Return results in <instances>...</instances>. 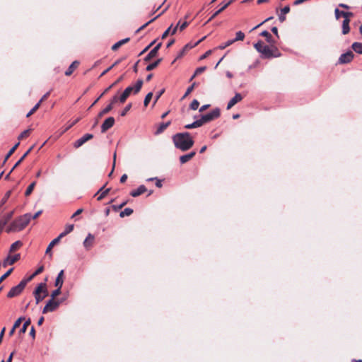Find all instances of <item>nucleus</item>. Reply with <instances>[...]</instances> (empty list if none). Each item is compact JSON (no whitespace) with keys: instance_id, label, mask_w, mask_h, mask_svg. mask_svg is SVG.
I'll use <instances>...</instances> for the list:
<instances>
[{"instance_id":"obj_64","label":"nucleus","mask_w":362,"mask_h":362,"mask_svg":"<svg viewBox=\"0 0 362 362\" xmlns=\"http://www.w3.org/2000/svg\"><path fill=\"white\" fill-rule=\"evenodd\" d=\"M119 100L118 97L117 95L114 96L111 101H110V104H112V107L113 106V105Z\"/></svg>"},{"instance_id":"obj_32","label":"nucleus","mask_w":362,"mask_h":362,"mask_svg":"<svg viewBox=\"0 0 362 362\" xmlns=\"http://www.w3.org/2000/svg\"><path fill=\"white\" fill-rule=\"evenodd\" d=\"M178 26H180V30H182L187 26V23L184 22L182 24H180V23L179 22L177 25L172 30L171 35H174L176 33Z\"/></svg>"},{"instance_id":"obj_29","label":"nucleus","mask_w":362,"mask_h":362,"mask_svg":"<svg viewBox=\"0 0 362 362\" xmlns=\"http://www.w3.org/2000/svg\"><path fill=\"white\" fill-rule=\"evenodd\" d=\"M60 240H61L60 237L58 236L57 238H54L52 241H51L50 243L49 244V245L47 246V249H46V253L50 252V251L52 249V247H54V246L57 243H58Z\"/></svg>"},{"instance_id":"obj_38","label":"nucleus","mask_w":362,"mask_h":362,"mask_svg":"<svg viewBox=\"0 0 362 362\" xmlns=\"http://www.w3.org/2000/svg\"><path fill=\"white\" fill-rule=\"evenodd\" d=\"M235 42V40H228L227 42H226L225 43H223L221 45H220L218 46V49H224L225 48H226L227 47L231 45L232 44H233Z\"/></svg>"},{"instance_id":"obj_47","label":"nucleus","mask_w":362,"mask_h":362,"mask_svg":"<svg viewBox=\"0 0 362 362\" xmlns=\"http://www.w3.org/2000/svg\"><path fill=\"white\" fill-rule=\"evenodd\" d=\"M60 293H61V288H59V287H57V289H55L54 291H53L52 292V293H51V298L54 300V298L57 296H59Z\"/></svg>"},{"instance_id":"obj_53","label":"nucleus","mask_w":362,"mask_h":362,"mask_svg":"<svg viewBox=\"0 0 362 362\" xmlns=\"http://www.w3.org/2000/svg\"><path fill=\"white\" fill-rule=\"evenodd\" d=\"M80 120V118H77L75 120H74L71 123L69 124L65 129H64V132L67 131L68 129H69L70 128H71L74 125H75L78 121Z\"/></svg>"},{"instance_id":"obj_61","label":"nucleus","mask_w":362,"mask_h":362,"mask_svg":"<svg viewBox=\"0 0 362 362\" xmlns=\"http://www.w3.org/2000/svg\"><path fill=\"white\" fill-rule=\"evenodd\" d=\"M272 18V17H269V18H268L265 19L264 21H262V23H260L259 24H258V25H257L255 27H254V28L252 29V30H254L257 29V28H259V26H261L263 23H264L265 22H267V21H268L271 20Z\"/></svg>"},{"instance_id":"obj_57","label":"nucleus","mask_w":362,"mask_h":362,"mask_svg":"<svg viewBox=\"0 0 362 362\" xmlns=\"http://www.w3.org/2000/svg\"><path fill=\"white\" fill-rule=\"evenodd\" d=\"M132 107V104H128L125 107L124 109L123 110V111L121 112V116H124L127 112L131 109Z\"/></svg>"},{"instance_id":"obj_5","label":"nucleus","mask_w":362,"mask_h":362,"mask_svg":"<svg viewBox=\"0 0 362 362\" xmlns=\"http://www.w3.org/2000/svg\"><path fill=\"white\" fill-rule=\"evenodd\" d=\"M36 303L38 304L42 301L47 295L48 291L45 283H40L33 292Z\"/></svg>"},{"instance_id":"obj_42","label":"nucleus","mask_w":362,"mask_h":362,"mask_svg":"<svg viewBox=\"0 0 362 362\" xmlns=\"http://www.w3.org/2000/svg\"><path fill=\"white\" fill-rule=\"evenodd\" d=\"M35 186V182H32V183H31V184L28 187V188H27V189H26V191H25V196H29V195L32 193V192H33V189H34Z\"/></svg>"},{"instance_id":"obj_31","label":"nucleus","mask_w":362,"mask_h":362,"mask_svg":"<svg viewBox=\"0 0 362 362\" xmlns=\"http://www.w3.org/2000/svg\"><path fill=\"white\" fill-rule=\"evenodd\" d=\"M352 48L356 52L362 54V43L354 42L352 45Z\"/></svg>"},{"instance_id":"obj_4","label":"nucleus","mask_w":362,"mask_h":362,"mask_svg":"<svg viewBox=\"0 0 362 362\" xmlns=\"http://www.w3.org/2000/svg\"><path fill=\"white\" fill-rule=\"evenodd\" d=\"M142 85L143 81L139 79L136 81L134 86H130L127 87L119 98V102L123 103L132 93L136 94L139 93L142 87Z\"/></svg>"},{"instance_id":"obj_25","label":"nucleus","mask_w":362,"mask_h":362,"mask_svg":"<svg viewBox=\"0 0 362 362\" xmlns=\"http://www.w3.org/2000/svg\"><path fill=\"white\" fill-rule=\"evenodd\" d=\"M349 22H350L349 19H344L343 21V23H342V33L344 35L347 34L349 32V30H350Z\"/></svg>"},{"instance_id":"obj_2","label":"nucleus","mask_w":362,"mask_h":362,"mask_svg":"<svg viewBox=\"0 0 362 362\" xmlns=\"http://www.w3.org/2000/svg\"><path fill=\"white\" fill-rule=\"evenodd\" d=\"M31 220V214L28 213L25 214L11 223V224L6 228V231L7 233H16L23 230Z\"/></svg>"},{"instance_id":"obj_39","label":"nucleus","mask_w":362,"mask_h":362,"mask_svg":"<svg viewBox=\"0 0 362 362\" xmlns=\"http://www.w3.org/2000/svg\"><path fill=\"white\" fill-rule=\"evenodd\" d=\"M205 38H206V36L203 37L202 39H200L199 41H197V42L196 43H194V45H185V48L183 49V50H182V52L180 53V56H179V57H180V56H182V54H183V52H184V51H185V49H189V48H192V47H194V46L197 45L199 42H202V40H204Z\"/></svg>"},{"instance_id":"obj_6","label":"nucleus","mask_w":362,"mask_h":362,"mask_svg":"<svg viewBox=\"0 0 362 362\" xmlns=\"http://www.w3.org/2000/svg\"><path fill=\"white\" fill-rule=\"evenodd\" d=\"M28 281L27 279L22 280L17 286L11 288L7 294V297L13 298L18 296L25 288Z\"/></svg>"},{"instance_id":"obj_56","label":"nucleus","mask_w":362,"mask_h":362,"mask_svg":"<svg viewBox=\"0 0 362 362\" xmlns=\"http://www.w3.org/2000/svg\"><path fill=\"white\" fill-rule=\"evenodd\" d=\"M206 69V66H200L195 70V75H199Z\"/></svg>"},{"instance_id":"obj_16","label":"nucleus","mask_w":362,"mask_h":362,"mask_svg":"<svg viewBox=\"0 0 362 362\" xmlns=\"http://www.w3.org/2000/svg\"><path fill=\"white\" fill-rule=\"evenodd\" d=\"M335 17L339 19L341 16H343L344 19H349V17L353 16L351 12L340 11L338 8L334 10Z\"/></svg>"},{"instance_id":"obj_59","label":"nucleus","mask_w":362,"mask_h":362,"mask_svg":"<svg viewBox=\"0 0 362 362\" xmlns=\"http://www.w3.org/2000/svg\"><path fill=\"white\" fill-rule=\"evenodd\" d=\"M160 14L158 15L157 16H156L155 18H153V19L150 20L148 22L146 23L144 25H143L141 27H140L139 29H138V31L142 30L144 28H145L146 25H148L149 23H151V22H153L155 19H156Z\"/></svg>"},{"instance_id":"obj_52","label":"nucleus","mask_w":362,"mask_h":362,"mask_svg":"<svg viewBox=\"0 0 362 362\" xmlns=\"http://www.w3.org/2000/svg\"><path fill=\"white\" fill-rule=\"evenodd\" d=\"M195 86V83H194L192 86H190L189 87L187 88L183 98H185L187 97L194 89Z\"/></svg>"},{"instance_id":"obj_27","label":"nucleus","mask_w":362,"mask_h":362,"mask_svg":"<svg viewBox=\"0 0 362 362\" xmlns=\"http://www.w3.org/2000/svg\"><path fill=\"white\" fill-rule=\"evenodd\" d=\"M170 124V122H163V123H161L157 130L156 131V134H160V133H162L168 126L169 124Z\"/></svg>"},{"instance_id":"obj_8","label":"nucleus","mask_w":362,"mask_h":362,"mask_svg":"<svg viewBox=\"0 0 362 362\" xmlns=\"http://www.w3.org/2000/svg\"><path fill=\"white\" fill-rule=\"evenodd\" d=\"M60 302L57 300H54V299H50L48 300L45 306L42 310L43 313H47L48 312H52L55 310L59 305Z\"/></svg>"},{"instance_id":"obj_43","label":"nucleus","mask_w":362,"mask_h":362,"mask_svg":"<svg viewBox=\"0 0 362 362\" xmlns=\"http://www.w3.org/2000/svg\"><path fill=\"white\" fill-rule=\"evenodd\" d=\"M245 38V34L242 31H238L236 33V37L235 39H233V40L239 41V40H243Z\"/></svg>"},{"instance_id":"obj_51","label":"nucleus","mask_w":362,"mask_h":362,"mask_svg":"<svg viewBox=\"0 0 362 362\" xmlns=\"http://www.w3.org/2000/svg\"><path fill=\"white\" fill-rule=\"evenodd\" d=\"M173 25H171L162 35V39L165 38L170 33H171L173 30Z\"/></svg>"},{"instance_id":"obj_36","label":"nucleus","mask_w":362,"mask_h":362,"mask_svg":"<svg viewBox=\"0 0 362 362\" xmlns=\"http://www.w3.org/2000/svg\"><path fill=\"white\" fill-rule=\"evenodd\" d=\"M161 60H162L161 59H158V60H156L153 63H151V64H148L146 66V69L147 71H151V70L154 69L160 64Z\"/></svg>"},{"instance_id":"obj_58","label":"nucleus","mask_w":362,"mask_h":362,"mask_svg":"<svg viewBox=\"0 0 362 362\" xmlns=\"http://www.w3.org/2000/svg\"><path fill=\"white\" fill-rule=\"evenodd\" d=\"M43 270V267H39L35 272V273L28 279V281L30 280L33 276H35V275H37L39 274L40 273H41Z\"/></svg>"},{"instance_id":"obj_35","label":"nucleus","mask_w":362,"mask_h":362,"mask_svg":"<svg viewBox=\"0 0 362 362\" xmlns=\"http://www.w3.org/2000/svg\"><path fill=\"white\" fill-rule=\"evenodd\" d=\"M19 145V142H18L17 144H16L8 152L7 155L5 157V159L4 160V163H5L8 159V158L14 153V151H16V149L17 148V147Z\"/></svg>"},{"instance_id":"obj_63","label":"nucleus","mask_w":362,"mask_h":362,"mask_svg":"<svg viewBox=\"0 0 362 362\" xmlns=\"http://www.w3.org/2000/svg\"><path fill=\"white\" fill-rule=\"evenodd\" d=\"M42 211L40 210L37 212H36L34 215H31V219H35L37 218L41 214Z\"/></svg>"},{"instance_id":"obj_62","label":"nucleus","mask_w":362,"mask_h":362,"mask_svg":"<svg viewBox=\"0 0 362 362\" xmlns=\"http://www.w3.org/2000/svg\"><path fill=\"white\" fill-rule=\"evenodd\" d=\"M211 52H212L211 50H208L203 55H202L200 57V59L202 60V59L206 58L208 56H209L211 54Z\"/></svg>"},{"instance_id":"obj_3","label":"nucleus","mask_w":362,"mask_h":362,"mask_svg":"<svg viewBox=\"0 0 362 362\" xmlns=\"http://www.w3.org/2000/svg\"><path fill=\"white\" fill-rule=\"evenodd\" d=\"M254 47L264 58L277 57L280 55L275 46L269 47L264 45L262 41L255 43Z\"/></svg>"},{"instance_id":"obj_17","label":"nucleus","mask_w":362,"mask_h":362,"mask_svg":"<svg viewBox=\"0 0 362 362\" xmlns=\"http://www.w3.org/2000/svg\"><path fill=\"white\" fill-rule=\"evenodd\" d=\"M146 191V188L144 185H140L136 189L132 190L130 194L133 197H138Z\"/></svg>"},{"instance_id":"obj_12","label":"nucleus","mask_w":362,"mask_h":362,"mask_svg":"<svg viewBox=\"0 0 362 362\" xmlns=\"http://www.w3.org/2000/svg\"><path fill=\"white\" fill-rule=\"evenodd\" d=\"M20 259V254H16L13 256H8L3 262V267L11 265Z\"/></svg>"},{"instance_id":"obj_23","label":"nucleus","mask_w":362,"mask_h":362,"mask_svg":"<svg viewBox=\"0 0 362 362\" xmlns=\"http://www.w3.org/2000/svg\"><path fill=\"white\" fill-rule=\"evenodd\" d=\"M232 1H233V0H230L228 2L225 3L224 4H223V6L212 15V16L210 18L209 21H211V19L215 18L217 15H218L221 12H222L224 9H226L232 3Z\"/></svg>"},{"instance_id":"obj_9","label":"nucleus","mask_w":362,"mask_h":362,"mask_svg":"<svg viewBox=\"0 0 362 362\" xmlns=\"http://www.w3.org/2000/svg\"><path fill=\"white\" fill-rule=\"evenodd\" d=\"M93 135L92 134H86L80 139H77L74 143V147L76 148H78L81 147L82 145H83L86 141L90 140L93 139Z\"/></svg>"},{"instance_id":"obj_19","label":"nucleus","mask_w":362,"mask_h":362,"mask_svg":"<svg viewBox=\"0 0 362 362\" xmlns=\"http://www.w3.org/2000/svg\"><path fill=\"white\" fill-rule=\"evenodd\" d=\"M196 154L195 151H192L189 153L181 156L180 157V161L182 164H184L191 160Z\"/></svg>"},{"instance_id":"obj_41","label":"nucleus","mask_w":362,"mask_h":362,"mask_svg":"<svg viewBox=\"0 0 362 362\" xmlns=\"http://www.w3.org/2000/svg\"><path fill=\"white\" fill-rule=\"evenodd\" d=\"M112 109V104L108 105L105 108H104L100 113L99 117H102L104 115L108 113Z\"/></svg>"},{"instance_id":"obj_7","label":"nucleus","mask_w":362,"mask_h":362,"mask_svg":"<svg viewBox=\"0 0 362 362\" xmlns=\"http://www.w3.org/2000/svg\"><path fill=\"white\" fill-rule=\"evenodd\" d=\"M220 115V110L219 109L216 108L211 111L210 112L202 116L200 120L202 122V124L204 123H206L208 122H210L217 117H218Z\"/></svg>"},{"instance_id":"obj_11","label":"nucleus","mask_w":362,"mask_h":362,"mask_svg":"<svg viewBox=\"0 0 362 362\" xmlns=\"http://www.w3.org/2000/svg\"><path fill=\"white\" fill-rule=\"evenodd\" d=\"M115 124V119L112 117L107 118L101 125V132H105L111 128Z\"/></svg>"},{"instance_id":"obj_13","label":"nucleus","mask_w":362,"mask_h":362,"mask_svg":"<svg viewBox=\"0 0 362 362\" xmlns=\"http://www.w3.org/2000/svg\"><path fill=\"white\" fill-rule=\"evenodd\" d=\"M243 100V97L240 93H235V96L232 98L227 105V110H230L232 107H233L236 103L241 101Z\"/></svg>"},{"instance_id":"obj_49","label":"nucleus","mask_w":362,"mask_h":362,"mask_svg":"<svg viewBox=\"0 0 362 362\" xmlns=\"http://www.w3.org/2000/svg\"><path fill=\"white\" fill-rule=\"evenodd\" d=\"M13 268L10 269L9 270H8L4 275H2L1 277H0V284L13 271Z\"/></svg>"},{"instance_id":"obj_50","label":"nucleus","mask_w":362,"mask_h":362,"mask_svg":"<svg viewBox=\"0 0 362 362\" xmlns=\"http://www.w3.org/2000/svg\"><path fill=\"white\" fill-rule=\"evenodd\" d=\"M164 92H165V89H162L156 93V95L154 101H153V105H155L156 103V102L158 100V99L163 94Z\"/></svg>"},{"instance_id":"obj_26","label":"nucleus","mask_w":362,"mask_h":362,"mask_svg":"<svg viewBox=\"0 0 362 362\" xmlns=\"http://www.w3.org/2000/svg\"><path fill=\"white\" fill-rule=\"evenodd\" d=\"M202 122H201L200 119H198V120H196L194 121V122L191 123V124H186L185 126V128L186 129H193V128H197V127H199L201 126H202Z\"/></svg>"},{"instance_id":"obj_14","label":"nucleus","mask_w":362,"mask_h":362,"mask_svg":"<svg viewBox=\"0 0 362 362\" xmlns=\"http://www.w3.org/2000/svg\"><path fill=\"white\" fill-rule=\"evenodd\" d=\"M14 214V211H12L4 216H3L2 218L0 220V228L1 229L6 225V223L11 219Z\"/></svg>"},{"instance_id":"obj_28","label":"nucleus","mask_w":362,"mask_h":362,"mask_svg":"<svg viewBox=\"0 0 362 362\" xmlns=\"http://www.w3.org/2000/svg\"><path fill=\"white\" fill-rule=\"evenodd\" d=\"M73 229H74V225H72V224L67 225L65 227L64 230L59 234V237H60V238H63L64 236H65L67 234H69V233H71L73 230Z\"/></svg>"},{"instance_id":"obj_30","label":"nucleus","mask_w":362,"mask_h":362,"mask_svg":"<svg viewBox=\"0 0 362 362\" xmlns=\"http://www.w3.org/2000/svg\"><path fill=\"white\" fill-rule=\"evenodd\" d=\"M129 40V38H125V39H122V40L118 41L117 42H116L115 44H114L112 45V49L117 50L120 46H122L124 43L127 42Z\"/></svg>"},{"instance_id":"obj_44","label":"nucleus","mask_w":362,"mask_h":362,"mask_svg":"<svg viewBox=\"0 0 362 362\" xmlns=\"http://www.w3.org/2000/svg\"><path fill=\"white\" fill-rule=\"evenodd\" d=\"M30 324V320L28 319L23 323L21 329H20L21 333H25L27 330L28 326Z\"/></svg>"},{"instance_id":"obj_18","label":"nucleus","mask_w":362,"mask_h":362,"mask_svg":"<svg viewBox=\"0 0 362 362\" xmlns=\"http://www.w3.org/2000/svg\"><path fill=\"white\" fill-rule=\"evenodd\" d=\"M260 35L266 38V40L268 43H269L271 45V46H274L276 42L275 40L272 38L271 34L267 31V30H264L262 31L261 33H260Z\"/></svg>"},{"instance_id":"obj_33","label":"nucleus","mask_w":362,"mask_h":362,"mask_svg":"<svg viewBox=\"0 0 362 362\" xmlns=\"http://www.w3.org/2000/svg\"><path fill=\"white\" fill-rule=\"evenodd\" d=\"M100 192H102L101 194L98 197V200H99V201L102 200L108 194V192H110V189L107 188V189L103 190V187H101L98 190V193H99Z\"/></svg>"},{"instance_id":"obj_37","label":"nucleus","mask_w":362,"mask_h":362,"mask_svg":"<svg viewBox=\"0 0 362 362\" xmlns=\"http://www.w3.org/2000/svg\"><path fill=\"white\" fill-rule=\"evenodd\" d=\"M133 213V210L130 208H126L124 211H121L119 216L123 218L124 216H130Z\"/></svg>"},{"instance_id":"obj_20","label":"nucleus","mask_w":362,"mask_h":362,"mask_svg":"<svg viewBox=\"0 0 362 362\" xmlns=\"http://www.w3.org/2000/svg\"><path fill=\"white\" fill-rule=\"evenodd\" d=\"M63 275H64V270H61L59 272V273L58 274V275L56 278V280H55L54 285L57 287H59V288H62V287L63 286V282H64Z\"/></svg>"},{"instance_id":"obj_34","label":"nucleus","mask_w":362,"mask_h":362,"mask_svg":"<svg viewBox=\"0 0 362 362\" xmlns=\"http://www.w3.org/2000/svg\"><path fill=\"white\" fill-rule=\"evenodd\" d=\"M22 243L21 241H16L10 247V252H13L21 247Z\"/></svg>"},{"instance_id":"obj_22","label":"nucleus","mask_w":362,"mask_h":362,"mask_svg":"<svg viewBox=\"0 0 362 362\" xmlns=\"http://www.w3.org/2000/svg\"><path fill=\"white\" fill-rule=\"evenodd\" d=\"M79 62L78 61H74L69 66L68 69L65 71L66 76H70L73 71L78 67Z\"/></svg>"},{"instance_id":"obj_45","label":"nucleus","mask_w":362,"mask_h":362,"mask_svg":"<svg viewBox=\"0 0 362 362\" xmlns=\"http://www.w3.org/2000/svg\"><path fill=\"white\" fill-rule=\"evenodd\" d=\"M40 103H37L30 111L26 115V117H29L30 115H32L40 107Z\"/></svg>"},{"instance_id":"obj_21","label":"nucleus","mask_w":362,"mask_h":362,"mask_svg":"<svg viewBox=\"0 0 362 362\" xmlns=\"http://www.w3.org/2000/svg\"><path fill=\"white\" fill-rule=\"evenodd\" d=\"M94 240V236L89 233L86 238L85 239V240L83 241V245L86 248H89L90 247H91L92 244H93V242Z\"/></svg>"},{"instance_id":"obj_54","label":"nucleus","mask_w":362,"mask_h":362,"mask_svg":"<svg viewBox=\"0 0 362 362\" xmlns=\"http://www.w3.org/2000/svg\"><path fill=\"white\" fill-rule=\"evenodd\" d=\"M30 134V129H27L23 131L19 136L18 139H22L26 136H28Z\"/></svg>"},{"instance_id":"obj_15","label":"nucleus","mask_w":362,"mask_h":362,"mask_svg":"<svg viewBox=\"0 0 362 362\" xmlns=\"http://www.w3.org/2000/svg\"><path fill=\"white\" fill-rule=\"evenodd\" d=\"M160 47H161V43L160 42L153 49H152L149 52V53L145 57L144 60L145 61H149L152 58L155 57L157 55L158 51V49H160Z\"/></svg>"},{"instance_id":"obj_10","label":"nucleus","mask_w":362,"mask_h":362,"mask_svg":"<svg viewBox=\"0 0 362 362\" xmlns=\"http://www.w3.org/2000/svg\"><path fill=\"white\" fill-rule=\"evenodd\" d=\"M354 58V54L351 51H349L342 54L339 58V64H346L350 62Z\"/></svg>"},{"instance_id":"obj_40","label":"nucleus","mask_w":362,"mask_h":362,"mask_svg":"<svg viewBox=\"0 0 362 362\" xmlns=\"http://www.w3.org/2000/svg\"><path fill=\"white\" fill-rule=\"evenodd\" d=\"M152 97H153V93L151 92L148 93L145 98H144V105L145 107H147L149 102L151 101V100L152 99Z\"/></svg>"},{"instance_id":"obj_48","label":"nucleus","mask_w":362,"mask_h":362,"mask_svg":"<svg viewBox=\"0 0 362 362\" xmlns=\"http://www.w3.org/2000/svg\"><path fill=\"white\" fill-rule=\"evenodd\" d=\"M10 195H11V191H8L6 193L4 197L1 201L0 207L7 202V199H8Z\"/></svg>"},{"instance_id":"obj_55","label":"nucleus","mask_w":362,"mask_h":362,"mask_svg":"<svg viewBox=\"0 0 362 362\" xmlns=\"http://www.w3.org/2000/svg\"><path fill=\"white\" fill-rule=\"evenodd\" d=\"M122 77H120L114 83H112V85H110L109 87H107L105 90H104V93H107V91H109L115 84H117V83H119L120 81H122Z\"/></svg>"},{"instance_id":"obj_46","label":"nucleus","mask_w":362,"mask_h":362,"mask_svg":"<svg viewBox=\"0 0 362 362\" xmlns=\"http://www.w3.org/2000/svg\"><path fill=\"white\" fill-rule=\"evenodd\" d=\"M199 105V103L197 100H193L190 104V108L193 110H196Z\"/></svg>"},{"instance_id":"obj_60","label":"nucleus","mask_w":362,"mask_h":362,"mask_svg":"<svg viewBox=\"0 0 362 362\" xmlns=\"http://www.w3.org/2000/svg\"><path fill=\"white\" fill-rule=\"evenodd\" d=\"M290 11V7L288 6H284L281 10V13L284 15H286Z\"/></svg>"},{"instance_id":"obj_1","label":"nucleus","mask_w":362,"mask_h":362,"mask_svg":"<svg viewBox=\"0 0 362 362\" xmlns=\"http://www.w3.org/2000/svg\"><path fill=\"white\" fill-rule=\"evenodd\" d=\"M173 141L175 146L182 151L189 150L194 145V141L188 132L175 134L173 136Z\"/></svg>"},{"instance_id":"obj_24","label":"nucleus","mask_w":362,"mask_h":362,"mask_svg":"<svg viewBox=\"0 0 362 362\" xmlns=\"http://www.w3.org/2000/svg\"><path fill=\"white\" fill-rule=\"evenodd\" d=\"M33 146L30 147L23 155V156L19 159V160L14 165L13 168L11 170L7 176H8L11 172L25 159V158L28 155V153L32 151Z\"/></svg>"}]
</instances>
